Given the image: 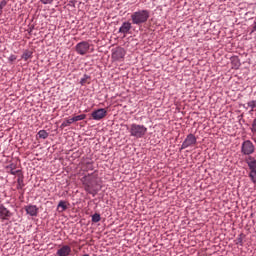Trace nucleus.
<instances>
[{
  "instance_id": "1",
  "label": "nucleus",
  "mask_w": 256,
  "mask_h": 256,
  "mask_svg": "<svg viewBox=\"0 0 256 256\" xmlns=\"http://www.w3.org/2000/svg\"><path fill=\"white\" fill-rule=\"evenodd\" d=\"M131 19L134 25H141V23H145L147 22V19H149V11L139 10L137 12H134L131 15Z\"/></svg>"
},
{
  "instance_id": "2",
  "label": "nucleus",
  "mask_w": 256,
  "mask_h": 256,
  "mask_svg": "<svg viewBox=\"0 0 256 256\" xmlns=\"http://www.w3.org/2000/svg\"><path fill=\"white\" fill-rule=\"evenodd\" d=\"M130 134L132 137H136V139H141V137H145L147 134V127L139 124H132L130 126Z\"/></svg>"
},
{
  "instance_id": "3",
  "label": "nucleus",
  "mask_w": 256,
  "mask_h": 256,
  "mask_svg": "<svg viewBox=\"0 0 256 256\" xmlns=\"http://www.w3.org/2000/svg\"><path fill=\"white\" fill-rule=\"evenodd\" d=\"M90 47L91 45H89L88 42H80L76 45V53H78V55H87V53H89Z\"/></svg>"
},
{
  "instance_id": "4",
  "label": "nucleus",
  "mask_w": 256,
  "mask_h": 256,
  "mask_svg": "<svg viewBox=\"0 0 256 256\" xmlns=\"http://www.w3.org/2000/svg\"><path fill=\"white\" fill-rule=\"evenodd\" d=\"M247 164L249 166L250 171V179L254 183H256V160L255 158H249L247 160Z\"/></svg>"
},
{
  "instance_id": "5",
  "label": "nucleus",
  "mask_w": 256,
  "mask_h": 256,
  "mask_svg": "<svg viewBox=\"0 0 256 256\" xmlns=\"http://www.w3.org/2000/svg\"><path fill=\"white\" fill-rule=\"evenodd\" d=\"M255 152V146L253 143L249 140L243 142L242 144V153L244 155H251L252 153Z\"/></svg>"
},
{
  "instance_id": "6",
  "label": "nucleus",
  "mask_w": 256,
  "mask_h": 256,
  "mask_svg": "<svg viewBox=\"0 0 256 256\" xmlns=\"http://www.w3.org/2000/svg\"><path fill=\"white\" fill-rule=\"evenodd\" d=\"M197 143V138L193 134H189L184 142L182 143V149H187V147H192V145H195Z\"/></svg>"
},
{
  "instance_id": "7",
  "label": "nucleus",
  "mask_w": 256,
  "mask_h": 256,
  "mask_svg": "<svg viewBox=\"0 0 256 256\" xmlns=\"http://www.w3.org/2000/svg\"><path fill=\"white\" fill-rule=\"evenodd\" d=\"M104 117H107V110L103 108L92 112V119H94V121H100V119H103Z\"/></svg>"
},
{
  "instance_id": "8",
  "label": "nucleus",
  "mask_w": 256,
  "mask_h": 256,
  "mask_svg": "<svg viewBox=\"0 0 256 256\" xmlns=\"http://www.w3.org/2000/svg\"><path fill=\"white\" fill-rule=\"evenodd\" d=\"M125 57V49L123 48H116L112 53V59L115 61H119V59H123Z\"/></svg>"
},
{
  "instance_id": "9",
  "label": "nucleus",
  "mask_w": 256,
  "mask_h": 256,
  "mask_svg": "<svg viewBox=\"0 0 256 256\" xmlns=\"http://www.w3.org/2000/svg\"><path fill=\"white\" fill-rule=\"evenodd\" d=\"M71 254V247L70 246H63L57 251L58 256H68Z\"/></svg>"
},
{
  "instance_id": "10",
  "label": "nucleus",
  "mask_w": 256,
  "mask_h": 256,
  "mask_svg": "<svg viewBox=\"0 0 256 256\" xmlns=\"http://www.w3.org/2000/svg\"><path fill=\"white\" fill-rule=\"evenodd\" d=\"M129 31H131V23L130 22H124L122 24V26L120 27L119 32L124 33V35H125V34L129 33Z\"/></svg>"
},
{
  "instance_id": "11",
  "label": "nucleus",
  "mask_w": 256,
  "mask_h": 256,
  "mask_svg": "<svg viewBox=\"0 0 256 256\" xmlns=\"http://www.w3.org/2000/svg\"><path fill=\"white\" fill-rule=\"evenodd\" d=\"M37 206H27L26 207V212L28 215H31V217H36L37 215Z\"/></svg>"
},
{
  "instance_id": "12",
  "label": "nucleus",
  "mask_w": 256,
  "mask_h": 256,
  "mask_svg": "<svg viewBox=\"0 0 256 256\" xmlns=\"http://www.w3.org/2000/svg\"><path fill=\"white\" fill-rule=\"evenodd\" d=\"M11 215V212L7 210L4 206L0 207V216L2 219H7Z\"/></svg>"
},
{
  "instance_id": "13",
  "label": "nucleus",
  "mask_w": 256,
  "mask_h": 256,
  "mask_svg": "<svg viewBox=\"0 0 256 256\" xmlns=\"http://www.w3.org/2000/svg\"><path fill=\"white\" fill-rule=\"evenodd\" d=\"M84 119H87V114H80L72 117L73 123H77V121H83Z\"/></svg>"
},
{
  "instance_id": "14",
  "label": "nucleus",
  "mask_w": 256,
  "mask_h": 256,
  "mask_svg": "<svg viewBox=\"0 0 256 256\" xmlns=\"http://www.w3.org/2000/svg\"><path fill=\"white\" fill-rule=\"evenodd\" d=\"M73 122V118H68L66 119L62 124H61V129H65V127H69V125H72Z\"/></svg>"
},
{
  "instance_id": "15",
  "label": "nucleus",
  "mask_w": 256,
  "mask_h": 256,
  "mask_svg": "<svg viewBox=\"0 0 256 256\" xmlns=\"http://www.w3.org/2000/svg\"><path fill=\"white\" fill-rule=\"evenodd\" d=\"M38 137L39 139H47V137H49V133H47L45 130H40L38 132Z\"/></svg>"
},
{
  "instance_id": "16",
  "label": "nucleus",
  "mask_w": 256,
  "mask_h": 256,
  "mask_svg": "<svg viewBox=\"0 0 256 256\" xmlns=\"http://www.w3.org/2000/svg\"><path fill=\"white\" fill-rule=\"evenodd\" d=\"M65 209H67V205L65 204L64 201H60L58 204V211H60V213H63Z\"/></svg>"
},
{
  "instance_id": "17",
  "label": "nucleus",
  "mask_w": 256,
  "mask_h": 256,
  "mask_svg": "<svg viewBox=\"0 0 256 256\" xmlns=\"http://www.w3.org/2000/svg\"><path fill=\"white\" fill-rule=\"evenodd\" d=\"M92 221H93V223H99V221H101V215H99V214H94V215L92 216Z\"/></svg>"
},
{
  "instance_id": "18",
  "label": "nucleus",
  "mask_w": 256,
  "mask_h": 256,
  "mask_svg": "<svg viewBox=\"0 0 256 256\" xmlns=\"http://www.w3.org/2000/svg\"><path fill=\"white\" fill-rule=\"evenodd\" d=\"M31 52H26L22 55V59H24V61H27L28 59H31Z\"/></svg>"
},
{
  "instance_id": "19",
  "label": "nucleus",
  "mask_w": 256,
  "mask_h": 256,
  "mask_svg": "<svg viewBox=\"0 0 256 256\" xmlns=\"http://www.w3.org/2000/svg\"><path fill=\"white\" fill-rule=\"evenodd\" d=\"M248 107H250V111H254L255 107H256V102L255 101H250L247 103Z\"/></svg>"
},
{
  "instance_id": "20",
  "label": "nucleus",
  "mask_w": 256,
  "mask_h": 256,
  "mask_svg": "<svg viewBox=\"0 0 256 256\" xmlns=\"http://www.w3.org/2000/svg\"><path fill=\"white\" fill-rule=\"evenodd\" d=\"M43 5H51L53 3V0H40Z\"/></svg>"
},
{
  "instance_id": "21",
  "label": "nucleus",
  "mask_w": 256,
  "mask_h": 256,
  "mask_svg": "<svg viewBox=\"0 0 256 256\" xmlns=\"http://www.w3.org/2000/svg\"><path fill=\"white\" fill-rule=\"evenodd\" d=\"M5 5H7V2L5 0L0 2V11L3 10V7H5Z\"/></svg>"
},
{
  "instance_id": "22",
  "label": "nucleus",
  "mask_w": 256,
  "mask_h": 256,
  "mask_svg": "<svg viewBox=\"0 0 256 256\" xmlns=\"http://www.w3.org/2000/svg\"><path fill=\"white\" fill-rule=\"evenodd\" d=\"M252 131L256 133V119L252 123Z\"/></svg>"
},
{
  "instance_id": "23",
  "label": "nucleus",
  "mask_w": 256,
  "mask_h": 256,
  "mask_svg": "<svg viewBox=\"0 0 256 256\" xmlns=\"http://www.w3.org/2000/svg\"><path fill=\"white\" fill-rule=\"evenodd\" d=\"M16 60H17V56H15V55H11L9 57V61H11V62L16 61Z\"/></svg>"
},
{
  "instance_id": "24",
  "label": "nucleus",
  "mask_w": 256,
  "mask_h": 256,
  "mask_svg": "<svg viewBox=\"0 0 256 256\" xmlns=\"http://www.w3.org/2000/svg\"><path fill=\"white\" fill-rule=\"evenodd\" d=\"M11 175H17V173H19V170H11Z\"/></svg>"
},
{
  "instance_id": "25",
  "label": "nucleus",
  "mask_w": 256,
  "mask_h": 256,
  "mask_svg": "<svg viewBox=\"0 0 256 256\" xmlns=\"http://www.w3.org/2000/svg\"><path fill=\"white\" fill-rule=\"evenodd\" d=\"M86 81H87L86 78H82L81 81H80L81 85H85V82H86Z\"/></svg>"
},
{
  "instance_id": "26",
  "label": "nucleus",
  "mask_w": 256,
  "mask_h": 256,
  "mask_svg": "<svg viewBox=\"0 0 256 256\" xmlns=\"http://www.w3.org/2000/svg\"><path fill=\"white\" fill-rule=\"evenodd\" d=\"M18 183H21V179H18Z\"/></svg>"
}]
</instances>
